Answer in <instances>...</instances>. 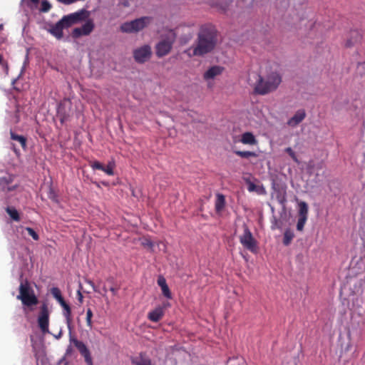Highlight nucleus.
I'll return each instance as SVG.
<instances>
[{"instance_id": "obj_46", "label": "nucleus", "mask_w": 365, "mask_h": 365, "mask_svg": "<svg viewBox=\"0 0 365 365\" xmlns=\"http://www.w3.org/2000/svg\"><path fill=\"white\" fill-rule=\"evenodd\" d=\"M3 67H4V68L5 69L6 72V73H8V70H9V68H8V65H7V63H3Z\"/></svg>"}, {"instance_id": "obj_45", "label": "nucleus", "mask_w": 365, "mask_h": 365, "mask_svg": "<svg viewBox=\"0 0 365 365\" xmlns=\"http://www.w3.org/2000/svg\"><path fill=\"white\" fill-rule=\"evenodd\" d=\"M145 245L152 247H153V242L150 240H146V242L144 243Z\"/></svg>"}, {"instance_id": "obj_8", "label": "nucleus", "mask_w": 365, "mask_h": 365, "mask_svg": "<svg viewBox=\"0 0 365 365\" xmlns=\"http://www.w3.org/2000/svg\"><path fill=\"white\" fill-rule=\"evenodd\" d=\"M151 55L152 50L149 45H143L133 51V58L139 63H143L148 61Z\"/></svg>"}, {"instance_id": "obj_16", "label": "nucleus", "mask_w": 365, "mask_h": 365, "mask_svg": "<svg viewBox=\"0 0 365 365\" xmlns=\"http://www.w3.org/2000/svg\"><path fill=\"white\" fill-rule=\"evenodd\" d=\"M13 179L11 176L3 177L0 178V190L4 192H10L13 190L16 185L10 186Z\"/></svg>"}, {"instance_id": "obj_27", "label": "nucleus", "mask_w": 365, "mask_h": 365, "mask_svg": "<svg viewBox=\"0 0 365 365\" xmlns=\"http://www.w3.org/2000/svg\"><path fill=\"white\" fill-rule=\"evenodd\" d=\"M232 2V0H216L215 4L220 9L225 11Z\"/></svg>"}, {"instance_id": "obj_47", "label": "nucleus", "mask_w": 365, "mask_h": 365, "mask_svg": "<svg viewBox=\"0 0 365 365\" xmlns=\"http://www.w3.org/2000/svg\"><path fill=\"white\" fill-rule=\"evenodd\" d=\"M34 355H35L36 360L38 361L40 358V354L38 352H35Z\"/></svg>"}, {"instance_id": "obj_54", "label": "nucleus", "mask_w": 365, "mask_h": 365, "mask_svg": "<svg viewBox=\"0 0 365 365\" xmlns=\"http://www.w3.org/2000/svg\"><path fill=\"white\" fill-rule=\"evenodd\" d=\"M272 229H273V230H274V229H275V225H273L272 226Z\"/></svg>"}, {"instance_id": "obj_30", "label": "nucleus", "mask_w": 365, "mask_h": 365, "mask_svg": "<svg viewBox=\"0 0 365 365\" xmlns=\"http://www.w3.org/2000/svg\"><path fill=\"white\" fill-rule=\"evenodd\" d=\"M307 218L305 217H299L297 224V229L299 231H302L304 226L306 223Z\"/></svg>"}, {"instance_id": "obj_18", "label": "nucleus", "mask_w": 365, "mask_h": 365, "mask_svg": "<svg viewBox=\"0 0 365 365\" xmlns=\"http://www.w3.org/2000/svg\"><path fill=\"white\" fill-rule=\"evenodd\" d=\"M61 307L63 309V314L66 318L67 327L71 331V322H72L71 307L66 302L65 304H63V305H61Z\"/></svg>"}, {"instance_id": "obj_24", "label": "nucleus", "mask_w": 365, "mask_h": 365, "mask_svg": "<svg viewBox=\"0 0 365 365\" xmlns=\"http://www.w3.org/2000/svg\"><path fill=\"white\" fill-rule=\"evenodd\" d=\"M6 211L13 220L16 222H19L20 220L19 214L16 208L13 207H7Z\"/></svg>"}, {"instance_id": "obj_51", "label": "nucleus", "mask_w": 365, "mask_h": 365, "mask_svg": "<svg viewBox=\"0 0 365 365\" xmlns=\"http://www.w3.org/2000/svg\"><path fill=\"white\" fill-rule=\"evenodd\" d=\"M13 148H14V152L17 153V150H16V149L15 148V145H13Z\"/></svg>"}, {"instance_id": "obj_14", "label": "nucleus", "mask_w": 365, "mask_h": 365, "mask_svg": "<svg viewBox=\"0 0 365 365\" xmlns=\"http://www.w3.org/2000/svg\"><path fill=\"white\" fill-rule=\"evenodd\" d=\"M362 36L359 31L353 30L349 34V36L345 42V46L350 48L359 43L361 40Z\"/></svg>"}, {"instance_id": "obj_33", "label": "nucleus", "mask_w": 365, "mask_h": 365, "mask_svg": "<svg viewBox=\"0 0 365 365\" xmlns=\"http://www.w3.org/2000/svg\"><path fill=\"white\" fill-rule=\"evenodd\" d=\"M51 293L55 299H57L61 296V292L58 287L51 288Z\"/></svg>"}, {"instance_id": "obj_36", "label": "nucleus", "mask_w": 365, "mask_h": 365, "mask_svg": "<svg viewBox=\"0 0 365 365\" xmlns=\"http://www.w3.org/2000/svg\"><path fill=\"white\" fill-rule=\"evenodd\" d=\"M163 294L168 299H171V293L168 285L161 288Z\"/></svg>"}, {"instance_id": "obj_4", "label": "nucleus", "mask_w": 365, "mask_h": 365, "mask_svg": "<svg viewBox=\"0 0 365 365\" xmlns=\"http://www.w3.org/2000/svg\"><path fill=\"white\" fill-rule=\"evenodd\" d=\"M177 38V34L173 29L168 30L161 36V39L155 45V54L158 58L168 55L172 50Z\"/></svg>"}, {"instance_id": "obj_37", "label": "nucleus", "mask_w": 365, "mask_h": 365, "mask_svg": "<svg viewBox=\"0 0 365 365\" xmlns=\"http://www.w3.org/2000/svg\"><path fill=\"white\" fill-rule=\"evenodd\" d=\"M91 166L93 170H104V165L98 161L93 162Z\"/></svg>"}, {"instance_id": "obj_34", "label": "nucleus", "mask_w": 365, "mask_h": 365, "mask_svg": "<svg viewBox=\"0 0 365 365\" xmlns=\"http://www.w3.org/2000/svg\"><path fill=\"white\" fill-rule=\"evenodd\" d=\"M277 200L279 204L284 205L287 201L285 192H284L283 193L278 194L277 196Z\"/></svg>"}, {"instance_id": "obj_29", "label": "nucleus", "mask_w": 365, "mask_h": 365, "mask_svg": "<svg viewBox=\"0 0 365 365\" xmlns=\"http://www.w3.org/2000/svg\"><path fill=\"white\" fill-rule=\"evenodd\" d=\"M51 8V4L47 0H43L41 4V11L48 12Z\"/></svg>"}, {"instance_id": "obj_26", "label": "nucleus", "mask_w": 365, "mask_h": 365, "mask_svg": "<svg viewBox=\"0 0 365 365\" xmlns=\"http://www.w3.org/2000/svg\"><path fill=\"white\" fill-rule=\"evenodd\" d=\"M294 237V233L290 230H287L284 233V239L283 243L284 245L287 246L291 243Z\"/></svg>"}, {"instance_id": "obj_13", "label": "nucleus", "mask_w": 365, "mask_h": 365, "mask_svg": "<svg viewBox=\"0 0 365 365\" xmlns=\"http://www.w3.org/2000/svg\"><path fill=\"white\" fill-rule=\"evenodd\" d=\"M224 68L220 66H213L206 71L203 74V78L208 81L213 80L215 77L222 74Z\"/></svg>"}, {"instance_id": "obj_55", "label": "nucleus", "mask_w": 365, "mask_h": 365, "mask_svg": "<svg viewBox=\"0 0 365 365\" xmlns=\"http://www.w3.org/2000/svg\"><path fill=\"white\" fill-rule=\"evenodd\" d=\"M103 290H104L105 292H106V291H107V289H106V287H104V288H103Z\"/></svg>"}, {"instance_id": "obj_48", "label": "nucleus", "mask_w": 365, "mask_h": 365, "mask_svg": "<svg viewBox=\"0 0 365 365\" xmlns=\"http://www.w3.org/2000/svg\"><path fill=\"white\" fill-rule=\"evenodd\" d=\"M88 284H91V285L93 287V288L95 289V287H94L93 283L91 281H88Z\"/></svg>"}, {"instance_id": "obj_42", "label": "nucleus", "mask_w": 365, "mask_h": 365, "mask_svg": "<svg viewBox=\"0 0 365 365\" xmlns=\"http://www.w3.org/2000/svg\"><path fill=\"white\" fill-rule=\"evenodd\" d=\"M56 299L60 304L61 306L66 303V302L63 299L62 295L61 297H59L58 298Z\"/></svg>"}, {"instance_id": "obj_12", "label": "nucleus", "mask_w": 365, "mask_h": 365, "mask_svg": "<svg viewBox=\"0 0 365 365\" xmlns=\"http://www.w3.org/2000/svg\"><path fill=\"white\" fill-rule=\"evenodd\" d=\"M306 112L304 109H299L296 111L293 117L287 121V125L290 127L294 128L297 126L305 118Z\"/></svg>"}, {"instance_id": "obj_6", "label": "nucleus", "mask_w": 365, "mask_h": 365, "mask_svg": "<svg viewBox=\"0 0 365 365\" xmlns=\"http://www.w3.org/2000/svg\"><path fill=\"white\" fill-rule=\"evenodd\" d=\"M152 21V17L143 16L121 24L120 29L123 33H137L147 27Z\"/></svg>"}, {"instance_id": "obj_23", "label": "nucleus", "mask_w": 365, "mask_h": 365, "mask_svg": "<svg viewBox=\"0 0 365 365\" xmlns=\"http://www.w3.org/2000/svg\"><path fill=\"white\" fill-rule=\"evenodd\" d=\"M308 215V205L305 202H300L299 203V217L307 218Z\"/></svg>"}, {"instance_id": "obj_53", "label": "nucleus", "mask_w": 365, "mask_h": 365, "mask_svg": "<svg viewBox=\"0 0 365 365\" xmlns=\"http://www.w3.org/2000/svg\"><path fill=\"white\" fill-rule=\"evenodd\" d=\"M2 29H3V25L0 24V30H1Z\"/></svg>"}, {"instance_id": "obj_31", "label": "nucleus", "mask_w": 365, "mask_h": 365, "mask_svg": "<svg viewBox=\"0 0 365 365\" xmlns=\"http://www.w3.org/2000/svg\"><path fill=\"white\" fill-rule=\"evenodd\" d=\"M93 312L91 309H88L86 312V322L87 325L91 329L92 328V319Z\"/></svg>"}, {"instance_id": "obj_43", "label": "nucleus", "mask_w": 365, "mask_h": 365, "mask_svg": "<svg viewBox=\"0 0 365 365\" xmlns=\"http://www.w3.org/2000/svg\"><path fill=\"white\" fill-rule=\"evenodd\" d=\"M110 291L113 293V295H116L118 292V288L111 287L110 288Z\"/></svg>"}, {"instance_id": "obj_3", "label": "nucleus", "mask_w": 365, "mask_h": 365, "mask_svg": "<svg viewBox=\"0 0 365 365\" xmlns=\"http://www.w3.org/2000/svg\"><path fill=\"white\" fill-rule=\"evenodd\" d=\"M281 82L282 77L277 72H272L264 78L257 75L254 91L259 95H266L276 91Z\"/></svg>"}, {"instance_id": "obj_15", "label": "nucleus", "mask_w": 365, "mask_h": 365, "mask_svg": "<svg viewBox=\"0 0 365 365\" xmlns=\"http://www.w3.org/2000/svg\"><path fill=\"white\" fill-rule=\"evenodd\" d=\"M163 315V308L162 307H158L148 314V318L153 322H158L162 319Z\"/></svg>"}, {"instance_id": "obj_2", "label": "nucleus", "mask_w": 365, "mask_h": 365, "mask_svg": "<svg viewBox=\"0 0 365 365\" xmlns=\"http://www.w3.org/2000/svg\"><path fill=\"white\" fill-rule=\"evenodd\" d=\"M89 14L88 11L83 9L76 12L66 15L56 24L51 25L48 29V32L57 39H61L63 36V30L64 29L84 21L88 18Z\"/></svg>"}, {"instance_id": "obj_21", "label": "nucleus", "mask_w": 365, "mask_h": 365, "mask_svg": "<svg viewBox=\"0 0 365 365\" xmlns=\"http://www.w3.org/2000/svg\"><path fill=\"white\" fill-rule=\"evenodd\" d=\"M132 362L135 365H153L150 358L142 354L133 359Z\"/></svg>"}, {"instance_id": "obj_50", "label": "nucleus", "mask_w": 365, "mask_h": 365, "mask_svg": "<svg viewBox=\"0 0 365 365\" xmlns=\"http://www.w3.org/2000/svg\"><path fill=\"white\" fill-rule=\"evenodd\" d=\"M61 335V333L60 332L57 336H56L57 339L60 338Z\"/></svg>"}, {"instance_id": "obj_39", "label": "nucleus", "mask_w": 365, "mask_h": 365, "mask_svg": "<svg viewBox=\"0 0 365 365\" xmlns=\"http://www.w3.org/2000/svg\"><path fill=\"white\" fill-rule=\"evenodd\" d=\"M158 284L161 288L167 285L166 281L163 277H160L158 279Z\"/></svg>"}, {"instance_id": "obj_11", "label": "nucleus", "mask_w": 365, "mask_h": 365, "mask_svg": "<svg viewBox=\"0 0 365 365\" xmlns=\"http://www.w3.org/2000/svg\"><path fill=\"white\" fill-rule=\"evenodd\" d=\"M70 341L74 344L81 354L84 357L86 364L88 365H93L90 351L87 348L86 345L83 341H79L75 338L71 337Z\"/></svg>"}, {"instance_id": "obj_52", "label": "nucleus", "mask_w": 365, "mask_h": 365, "mask_svg": "<svg viewBox=\"0 0 365 365\" xmlns=\"http://www.w3.org/2000/svg\"><path fill=\"white\" fill-rule=\"evenodd\" d=\"M2 62V56L0 55V63Z\"/></svg>"}, {"instance_id": "obj_22", "label": "nucleus", "mask_w": 365, "mask_h": 365, "mask_svg": "<svg viewBox=\"0 0 365 365\" xmlns=\"http://www.w3.org/2000/svg\"><path fill=\"white\" fill-rule=\"evenodd\" d=\"M10 134H11V138L13 140L17 141L21 145V146L23 149L25 150L26 148V139L24 136L17 135V134L14 133L13 131H11Z\"/></svg>"}, {"instance_id": "obj_41", "label": "nucleus", "mask_w": 365, "mask_h": 365, "mask_svg": "<svg viewBox=\"0 0 365 365\" xmlns=\"http://www.w3.org/2000/svg\"><path fill=\"white\" fill-rule=\"evenodd\" d=\"M56 299L60 304L61 306L66 303V302L63 299L62 295L61 297H59L58 298Z\"/></svg>"}, {"instance_id": "obj_49", "label": "nucleus", "mask_w": 365, "mask_h": 365, "mask_svg": "<svg viewBox=\"0 0 365 365\" xmlns=\"http://www.w3.org/2000/svg\"><path fill=\"white\" fill-rule=\"evenodd\" d=\"M33 3H38L39 0H31Z\"/></svg>"}, {"instance_id": "obj_7", "label": "nucleus", "mask_w": 365, "mask_h": 365, "mask_svg": "<svg viewBox=\"0 0 365 365\" xmlns=\"http://www.w3.org/2000/svg\"><path fill=\"white\" fill-rule=\"evenodd\" d=\"M240 242L242 246L252 252H257V242L253 237L252 232L247 225H244L243 234L240 237Z\"/></svg>"}, {"instance_id": "obj_32", "label": "nucleus", "mask_w": 365, "mask_h": 365, "mask_svg": "<svg viewBox=\"0 0 365 365\" xmlns=\"http://www.w3.org/2000/svg\"><path fill=\"white\" fill-rule=\"evenodd\" d=\"M285 152L289 154V155L293 159L294 161L298 163L297 157L293 150L289 147L285 149Z\"/></svg>"}, {"instance_id": "obj_40", "label": "nucleus", "mask_w": 365, "mask_h": 365, "mask_svg": "<svg viewBox=\"0 0 365 365\" xmlns=\"http://www.w3.org/2000/svg\"><path fill=\"white\" fill-rule=\"evenodd\" d=\"M48 197L52 200L57 201L56 196V195H55V193L51 191L50 193H49V196Z\"/></svg>"}, {"instance_id": "obj_25", "label": "nucleus", "mask_w": 365, "mask_h": 365, "mask_svg": "<svg viewBox=\"0 0 365 365\" xmlns=\"http://www.w3.org/2000/svg\"><path fill=\"white\" fill-rule=\"evenodd\" d=\"M235 153L241 157V158H248L250 157H257L258 155L255 153V152H252V151H240V150H235Z\"/></svg>"}, {"instance_id": "obj_19", "label": "nucleus", "mask_w": 365, "mask_h": 365, "mask_svg": "<svg viewBox=\"0 0 365 365\" xmlns=\"http://www.w3.org/2000/svg\"><path fill=\"white\" fill-rule=\"evenodd\" d=\"M247 190L250 192H255L259 195H264L266 193L265 188L263 185H257L251 181L247 182Z\"/></svg>"}, {"instance_id": "obj_35", "label": "nucleus", "mask_w": 365, "mask_h": 365, "mask_svg": "<svg viewBox=\"0 0 365 365\" xmlns=\"http://www.w3.org/2000/svg\"><path fill=\"white\" fill-rule=\"evenodd\" d=\"M26 230L28 232V234L31 236V237L34 240H38V234L31 227H26Z\"/></svg>"}, {"instance_id": "obj_28", "label": "nucleus", "mask_w": 365, "mask_h": 365, "mask_svg": "<svg viewBox=\"0 0 365 365\" xmlns=\"http://www.w3.org/2000/svg\"><path fill=\"white\" fill-rule=\"evenodd\" d=\"M114 166H115L114 162H113V161L109 162L108 164L107 165V166H106V167L104 166V170H103L102 171L105 172L108 175H113Z\"/></svg>"}, {"instance_id": "obj_1", "label": "nucleus", "mask_w": 365, "mask_h": 365, "mask_svg": "<svg viewBox=\"0 0 365 365\" xmlns=\"http://www.w3.org/2000/svg\"><path fill=\"white\" fill-rule=\"evenodd\" d=\"M217 43V31L212 25L200 28L195 44L185 51L189 57L203 56L212 52Z\"/></svg>"}, {"instance_id": "obj_5", "label": "nucleus", "mask_w": 365, "mask_h": 365, "mask_svg": "<svg viewBox=\"0 0 365 365\" xmlns=\"http://www.w3.org/2000/svg\"><path fill=\"white\" fill-rule=\"evenodd\" d=\"M19 294L16 298L21 301L22 304L26 307L36 305L38 302V298L35 295L34 291L30 286L28 281L21 282L19 288Z\"/></svg>"}, {"instance_id": "obj_17", "label": "nucleus", "mask_w": 365, "mask_h": 365, "mask_svg": "<svg viewBox=\"0 0 365 365\" xmlns=\"http://www.w3.org/2000/svg\"><path fill=\"white\" fill-rule=\"evenodd\" d=\"M240 142L245 145H255L257 143L255 136L251 132H245L242 134Z\"/></svg>"}, {"instance_id": "obj_20", "label": "nucleus", "mask_w": 365, "mask_h": 365, "mask_svg": "<svg viewBox=\"0 0 365 365\" xmlns=\"http://www.w3.org/2000/svg\"><path fill=\"white\" fill-rule=\"evenodd\" d=\"M225 205V197L224 195L217 193L216 195V200H215V210L217 213L222 212Z\"/></svg>"}, {"instance_id": "obj_44", "label": "nucleus", "mask_w": 365, "mask_h": 365, "mask_svg": "<svg viewBox=\"0 0 365 365\" xmlns=\"http://www.w3.org/2000/svg\"><path fill=\"white\" fill-rule=\"evenodd\" d=\"M77 294H78V300L81 303L83 302V295H82V294L81 292V290H78L77 292Z\"/></svg>"}, {"instance_id": "obj_10", "label": "nucleus", "mask_w": 365, "mask_h": 365, "mask_svg": "<svg viewBox=\"0 0 365 365\" xmlns=\"http://www.w3.org/2000/svg\"><path fill=\"white\" fill-rule=\"evenodd\" d=\"M49 312L46 304H43L38 317V324L41 331L48 333Z\"/></svg>"}, {"instance_id": "obj_9", "label": "nucleus", "mask_w": 365, "mask_h": 365, "mask_svg": "<svg viewBox=\"0 0 365 365\" xmlns=\"http://www.w3.org/2000/svg\"><path fill=\"white\" fill-rule=\"evenodd\" d=\"M94 27L93 21L88 19L81 26L73 29L71 36L73 38H78L83 36H88L93 31Z\"/></svg>"}, {"instance_id": "obj_38", "label": "nucleus", "mask_w": 365, "mask_h": 365, "mask_svg": "<svg viewBox=\"0 0 365 365\" xmlns=\"http://www.w3.org/2000/svg\"><path fill=\"white\" fill-rule=\"evenodd\" d=\"M230 365H245L242 359H233L230 360Z\"/></svg>"}]
</instances>
